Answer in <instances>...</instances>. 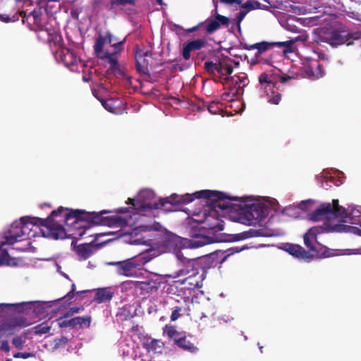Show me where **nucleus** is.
Segmentation results:
<instances>
[{
    "label": "nucleus",
    "instance_id": "603ef678",
    "mask_svg": "<svg viewBox=\"0 0 361 361\" xmlns=\"http://www.w3.org/2000/svg\"><path fill=\"white\" fill-rule=\"evenodd\" d=\"M204 24V23L200 22L197 25L188 29L187 32L189 33L194 32L197 31L198 29H200V27H203Z\"/></svg>",
    "mask_w": 361,
    "mask_h": 361
},
{
    "label": "nucleus",
    "instance_id": "6e6552de",
    "mask_svg": "<svg viewBox=\"0 0 361 361\" xmlns=\"http://www.w3.org/2000/svg\"><path fill=\"white\" fill-rule=\"evenodd\" d=\"M151 260L147 254H141L122 261L111 262L108 264L116 267L118 275L126 277H140L144 266Z\"/></svg>",
    "mask_w": 361,
    "mask_h": 361
},
{
    "label": "nucleus",
    "instance_id": "20e7f679",
    "mask_svg": "<svg viewBox=\"0 0 361 361\" xmlns=\"http://www.w3.org/2000/svg\"><path fill=\"white\" fill-rule=\"evenodd\" d=\"M227 198L216 202L215 207L221 210L235 209L239 210L240 214H243L245 220L249 224L259 222L266 217V209L262 204H252L250 205L244 204L241 198L238 197H231L226 195Z\"/></svg>",
    "mask_w": 361,
    "mask_h": 361
},
{
    "label": "nucleus",
    "instance_id": "13d9d810",
    "mask_svg": "<svg viewBox=\"0 0 361 361\" xmlns=\"http://www.w3.org/2000/svg\"><path fill=\"white\" fill-rule=\"evenodd\" d=\"M130 211V209L129 208H127V207H121V208H119L117 209V213H119V214H126V213H128Z\"/></svg>",
    "mask_w": 361,
    "mask_h": 361
},
{
    "label": "nucleus",
    "instance_id": "e2e57ef3",
    "mask_svg": "<svg viewBox=\"0 0 361 361\" xmlns=\"http://www.w3.org/2000/svg\"><path fill=\"white\" fill-rule=\"evenodd\" d=\"M128 204H132L134 207H137L138 204H136V201L134 199L128 198Z\"/></svg>",
    "mask_w": 361,
    "mask_h": 361
},
{
    "label": "nucleus",
    "instance_id": "b1692460",
    "mask_svg": "<svg viewBox=\"0 0 361 361\" xmlns=\"http://www.w3.org/2000/svg\"><path fill=\"white\" fill-rule=\"evenodd\" d=\"M99 99L106 110L114 114H117L122 105V102L119 99H115L113 98H109L108 99Z\"/></svg>",
    "mask_w": 361,
    "mask_h": 361
},
{
    "label": "nucleus",
    "instance_id": "ddd939ff",
    "mask_svg": "<svg viewBox=\"0 0 361 361\" xmlns=\"http://www.w3.org/2000/svg\"><path fill=\"white\" fill-rule=\"evenodd\" d=\"M30 324L27 319L24 317H18L11 318L7 322L3 324L1 328L4 335L10 336L14 334L17 327H25L29 326Z\"/></svg>",
    "mask_w": 361,
    "mask_h": 361
},
{
    "label": "nucleus",
    "instance_id": "1a4fd4ad",
    "mask_svg": "<svg viewBox=\"0 0 361 361\" xmlns=\"http://www.w3.org/2000/svg\"><path fill=\"white\" fill-rule=\"evenodd\" d=\"M361 39V32H350L345 26H340L329 32H322L319 35V40L329 44L334 47L342 44L350 46L355 40Z\"/></svg>",
    "mask_w": 361,
    "mask_h": 361
},
{
    "label": "nucleus",
    "instance_id": "a18cd8bd",
    "mask_svg": "<svg viewBox=\"0 0 361 361\" xmlns=\"http://www.w3.org/2000/svg\"><path fill=\"white\" fill-rule=\"evenodd\" d=\"M281 100V94L279 92H276L271 97H270L268 99V102L271 104L277 105L280 103Z\"/></svg>",
    "mask_w": 361,
    "mask_h": 361
},
{
    "label": "nucleus",
    "instance_id": "dca6fc26",
    "mask_svg": "<svg viewBox=\"0 0 361 361\" xmlns=\"http://www.w3.org/2000/svg\"><path fill=\"white\" fill-rule=\"evenodd\" d=\"M132 216L127 215L126 216H121L118 214L106 216L104 226L114 228H123L128 225L131 226L130 220Z\"/></svg>",
    "mask_w": 361,
    "mask_h": 361
},
{
    "label": "nucleus",
    "instance_id": "58836bf2",
    "mask_svg": "<svg viewBox=\"0 0 361 361\" xmlns=\"http://www.w3.org/2000/svg\"><path fill=\"white\" fill-rule=\"evenodd\" d=\"M240 251V250L238 249L237 247H231L225 251H221L219 250L220 252H221L222 255H224L221 262H223L226 260V259L229 257L230 255H232L235 253H237V252H239Z\"/></svg>",
    "mask_w": 361,
    "mask_h": 361
},
{
    "label": "nucleus",
    "instance_id": "bb28decb",
    "mask_svg": "<svg viewBox=\"0 0 361 361\" xmlns=\"http://www.w3.org/2000/svg\"><path fill=\"white\" fill-rule=\"evenodd\" d=\"M143 346L149 353H161L164 344L161 340L152 339L150 341L145 342Z\"/></svg>",
    "mask_w": 361,
    "mask_h": 361
},
{
    "label": "nucleus",
    "instance_id": "8fccbe9b",
    "mask_svg": "<svg viewBox=\"0 0 361 361\" xmlns=\"http://www.w3.org/2000/svg\"><path fill=\"white\" fill-rule=\"evenodd\" d=\"M126 41V38H124V39L121 42H119L118 43H116V44H114L112 45V47L115 49L116 50V53H118V52H120L121 51H122L123 49V43L124 42Z\"/></svg>",
    "mask_w": 361,
    "mask_h": 361
},
{
    "label": "nucleus",
    "instance_id": "423d86ee",
    "mask_svg": "<svg viewBox=\"0 0 361 361\" xmlns=\"http://www.w3.org/2000/svg\"><path fill=\"white\" fill-rule=\"evenodd\" d=\"M235 64L238 66L239 62H235L231 58L226 56L219 57L216 62L207 61L204 63V68L209 74L212 75L215 82H220L223 85L229 83L230 75L233 73Z\"/></svg>",
    "mask_w": 361,
    "mask_h": 361
},
{
    "label": "nucleus",
    "instance_id": "338daca9",
    "mask_svg": "<svg viewBox=\"0 0 361 361\" xmlns=\"http://www.w3.org/2000/svg\"><path fill=\"white\" fill-rule=\"evenodd\" d=\"M222 1L227 4H233L235 1V0H222Z\"/></svg>",
    "mask_w": 361,
    "mask_h": 361
},
{
    "label": "nucleus",
    "instance_id": "f704fd0d",
    "mask_svg": "<svg viewBox=\"0 0 361 361\" xmlns=\"http://www.w3.org/2000/svg\"><path fill=\"white\" fill-rule=\"evenodd\" d=\"M105 42V38L102 36H99L95 42V44L94 45V50L95 52V54L99 56V54L102 52L103 47Z\"/></svg>",
    "mask_w": 361,
    "mask_h": 361
},
{
    "label": "nucleus",
    "instance_id": "7c9ffc66",
    "mask_svg": "<svg viewBox=\"0 0 361 361\" xmlns=\"http://www.w3.org/2000/svg\"><path fill=\"white\" fill-rule=\"evenodd\" d=\"M277 77L273 74H269L267 73H262L259 76V83L263 85H267L265 88L267 89L268 87L270 88L271 87H275L277 82Z\"/></svg>",
    "mask_w": 361,
    "mask_h": 361
},
{
    "label": "nucleus",
    "instance_id": "f257e3e1",
    "mask_svg": "<svg viewBox=\"0 0 361 361\" xmlns=\"http://www.w3.org/2000/svg\"><path fill=\"white\" fill-rule=\"evenodd\" d=\"M208 199L212 201L218 202L227 198L223 192L204 190L197 191L192 194L178 195L173 194L166 198H160L158 202L142 203L140 205L143 210L162 209L164 212L176 211L178 204H185L192 202L195 199Z\"/></svg>",
    "mask_w": 361,
    "mask_h": 361
},
{
    "label": "nucleus",
    "instance_id": "f3484780",
    "mask_svg": "<svg viewBox=\"0 0 361 361\" xmlns=\"http://www.w3.org/2000/svg\"><path fill=\"white\" fill-rule=\"evenodd\" d=\"M207 44V41L204 37L188 42L183 48L182 54L183 59L185 60H189L190 58V52L192 51L199 50L204 47Z\"/></svg>",
    "mask_w": 361,
    "mask_h": 361
},
{
    "label": "nucleus",
    "instance_id": "c9c22d12",
    "mask_svg": "<svg viewBox=\"0 0 361 361\" xmlns=\"http://www.w3.org/2000/svg\"><path fill=\"white\" fill-rule=\"evenodd\" d=\"M163 331L164 334H166L170 338H173L180 334L178 331H177L176 327L173 326L166 325L164 327Z\"/></svg>",
    "mask_w": 361,
    "mask_h": 361
},
{
    "label": "nucleus",
    "instance_id": "a19ab883",
    "mask_svg": "<svg viewBox=\"0 0 361 361\" xmlns=\"http://www.w3.org/2000/svg\"><path fill=\"white\" fill-rule=\"evenodd\" d=\"M5 245H8L6 240L0 243V264H4L6 261V257L8 256L7 251L2 250V247Z\"/></svg>",
    "mask_w": 361,
    "mask_h": 361
},
{
    "label": "nucleus",
    "instance_id": "4468645a",
    "mask_svg": "<svg viewBox=\"0 0 361 361\" xmlns=\"http://www.w3.org/2000/svg\"><path fill=\"white\" fill-rule=\"evenodd\" d=\"M17 13L19 15V18L21 17L23 23H25V21H27L28 24H30V23L32 22L34 26H35V28L34 29L36 31H37L39 27L42 26L43 21L46 20V18L48 16L47 14L43 15L39 11L35 10L30 12L29 15H26V13L23 11Z\"/></svg>",
    "mask_w": 361,
    "mask_h": 361
},
{
    "label": "nucleus",
    "instance_id": "de8ad7c7",
    "mask_svg": "<svg viewBox=\"0 0 361 361\" xmlns=\"http://www.w3.org/2000/svg\"><path fill=\"white\" fill-rule=\"evenodd\" d=\"M273 43H274V46H277L279 47H285L287 49L290 48L293 44V42L292 40L286 41V42H273Z\"/></svg>",
    "mask_w": 361,
    "mask_h": 361
},
{
    "label": "nucleus",
    "instance_id": "473e14b6",
    "mask_svg": "<svg viewBox=\"0 0 361 361\" xmlns=\"http://www.w3.org/2000/svg\"><path fill=\"white\" fill-rule=\"evenodd\" d=\"M249 82V80L247 75H234L231 76L229 78V83H231L233 86L238 87L240 86V92L243 94V88L245 87Z\"/></svg>",
    "mask_w": 361,
    "mask_h": 361
},
{
    "label": "nucleus",
    "instance_id": "49530a36",
    "mask_svg": "<svg viewBox=\"0 0 361 361\" xmlns=\"http://www.w3.org/2000/svg\"><path fill=\"white\" fill-rule=\"evenodd\" d=\"M182 311V308L180 307H176V308L173 310L171 315V320L176 321L180 317V312Z\"/></svg>",
    "mask_w": 361,
    "mask_h": 361
},
{
    "label": "nucleus",
    "instance_id": "37998d69",
    "mask_svg": "<svg viewBox=\"0 0 361 361\" xmlns=\"http://www.w3.org/2000/svg\"><path fill=\"white\" fill-rule=\"evenodd\" d=\"M12 343L18 349H23L25 344V341L21 336H16L12 340Z\"/></svg>",
    "mask_w": 361,
    "mask_h": 361
},
{
    "label": "nucleus",
    "instance_id": "ea45409f",
    "mask_svg": "<svg viewBox=\"0 0 361 361\" xmlns=\"http://www.w3.org/2000/svg\"><path fill=\"white\" fill-rule=\"evenodd\" d=\"M219 103L218 102L213 101L210 102L207 106L208 111L212 114H216L220 111V108L218 106Z\"/></svg>",
    "mask_w": 361,
    "mask_h": 361
},
{
    "label": "nucleus",
    "instance_id": "9d476101",
    "mask_svg": "<svg viewBox=\"0 0 361 361\" xmlns=\"http://www.w3.org/2000/svg\"><path fill=\"white\" fill-rule=\"evenodd\" d=\"M348 217V212L345 208L339 206L338 200H333L332 204L322 203L313 212L310 214V219L314 221L323 219Z\"/></svg>",
    "mask_w": 361,
    "mask_h": 361
},
{
    "label": "nucleus",
    "instance_id": "5fc2aeb1",
    "mask_svg": "<svg viewBox=\"0 0 361 361\" xmlns=\"http://www.w3.org/2000/svg\"><path fill=\"white\" fill-rule=\"evenodd\" d=\"M259 235V231L255 230H250L246 234V238L256 237Z\"/></svg>",
    "mask_w": 361,
    "mask_h": 361
},
{
    "label": "nucleus",
    "instance_id": "052dcab7",
    "mask_svg": "<svg viewBox=\"0 0 361 361\" xmlns=\"http://www.w3.org/2000/svg\"><path fill=\"white\" fill-rule=\"evenodd\" d=\"M59 0H38V4L41 6H43L46 4H48L50 1H58Z\"/></svg>",
    "mask_w": 361,
    "mask_h": 361
},
{
    "label": "nucleus",
    "instance_id": "2eb2a0df",
    "mask_svg": "<svg viewBox=\"0 0 361 361\" xmlns=\"http://www.w3.org/2000/svg\"><path fill=\"white\" fill-rule=\"evenodd\" d=\"M151 55L148 51L138 50L135 52V66L137 71L143 75H149L148 69L149 61L146 57Z\"/></svg>",
    "mask_w": 361,
    "mask_h": 361
},
{
    "label": "nucleus",
    "instance_id": "c85d7f7f",
    "mask_svg": "<svg viewBox=\"0 0 361 361\" xmlns=\"http://www.w3.org/2000/svg\"><path fill=\"white\" fill-rule=\"evenodd\" d=\"M92 246L90 244H81L77 246L75 252L79 257V260H86L92 255Z\"/></svg>",
    "mask_w": 361,
    "mask_h": 361
},
{
    "label": "nucleus",
    "instance_id": "4c0bfd02",
    "mask_svg": "<svg viewBox=\"0 0 361 361\" xmlns=\"http://www.w3.org/2000/svg\"><path fill=\"white\" fill-rule=\"evenodd\" d=\"M102 59H105L108 60V62L111 64V66L116 68L118 66V62L116 58L114 57L111 54H110L109 51H106L104 54L103 56H101Z\"/></svg>",
    "mask_w": 361,
    "mask_h": 361
},
{
    "label": "nucleus",
    "instance_id": "aec40b11",
    "mask_svg": "<svg viewBox=\"0 0 361 361\" xmlns=\"http://www.w3.org/2000/svg\"><path fill=\"white\" fill-rule=\"evenodd\" d=\"M22 237L23 236L20 222H14L12 224L10 229L5 235L8 245H13L16 241L21 240L22 239L20 238Z\"/></svg>",
    "mask_w": 361,
    "mask_h": 361
},
{
    "label": "nucleus",
    "instance_id": "0e129e2a",
    "mask_svg": "<svg viewBox=\"0 0 361 361\" xmlns=\"http://www.w3.org/2000/svg\"><path fill=\"white\" fill-rule=\"evenodd\" d=\"M108 39L109 42L111 43V35L110 33H107L106 36L105 37V39Z\"/></svg>",
    "mask_w": 361,
    "mask_h": 361
},
{
    "label": "nucleus",
    "instance_id": "0eeeda50",
    "mask_svg": "<svg viewBox=\"0 0 361 361\" xmlns=\"http://www.w3.org/2000/svg\"><path fill=\"white\" fill-rule=\"evenodd\" d=\"M56 20L54 18L47 16L39 27L37 31L46 32L48 36L47 42L50 44H54L55 46H59L61 49L60 56L63 62L66 64H73L75 60L74 53L67 48H61V42L62 41L61 35L59 34V29L56 25Z\"/></svg>",
    "mask_w": 361,
    "mask_h": 361
},
{
    "label": "nucleus",
    "instance_id": "39448f33",
    "mask_svg": "<svg viewBox=\"0 0 361 361\" xmlns=\"http://www.w3.org/2000/svg\"><path fill=\"white\" fill-rule=\"evenodd\" d=\"M185 276L176 282L184 285L187 290H195L202 287V282L204 279V271L197 260L192 259L181 269L176 271L172 278Z\"/></svg>",
    "mask_w": 361,
    "mask_h": 361
},
{
    "label": "nucleus",
    "instance_id": "f8f14e48",
    "mask_svg": "<svg viewBox=\"0 0 361 361\" xmlns=\"http://www.w3.org/2000/svg\"><path fill=\"white\" fill-rule=\"evenodd\" d=\"M204 23L203 27L205 33L211 35L218 30L221 25L228 26L230 23V20L226 16L216 13L214 18H208Z\"/></svg>",
    "mask_w": 361,
    "mask_h": 361
},
{
    "label": "nucleus",
    "instance_id": "5701e85b",
    "mask_svg": "<svg viewBox=\"0 0 361 361\" xmlns=\"http://www.w3.org/2000/svg\"><path fill=\"white\" fill-rule=\"evenodd\" d=\"M319 233V228L312 227L310 228L307 232L304 235V243L305 246L310 250L315 252L317 251L316 247L313 245L312 242L316 240L317 235Z\"/></svg>",
    "mask_w": 361,
    "mask_h": 361
},
{
    "label": "nucleus",
    "instance_id": "9b49d317",
    "mask_svg": "<svg viewBox=\"0 0 361 361\" xmlns=\"http://www.w3.org/2000/svg\"><path fill=\"white\" fill-rule=\"evenodd\" d=\"M242 48L245 50L257 49L255 56L251 60L252 64L263 63L268 64L269 61L262 58V54L267 51L270 48L274 47V43L267 42H261L253 44H248L247 43L241 44Z\"/></svg>",
    "mask_w": 361,
    "mask_h": 361
},
{
    "label": "nucleus",
    "instance_id": "bf43d9fd",
    "mask_svg": "<svg viewBox=\"0 0 361 361\" xmlns=\"http://www.w3.org/2000/svg\"><path fill=\"white\" fill-rule=\"evenodd\" d=\"M324 183H326V186H331L330 185H329V182L331 183H334V181H335V179L333 177H330V178H324Z\"/></svg>",
    "mask_w": 361,
    "mask_h": 361
},
{
    "label": "nucleus",
    "instance_id": "72a5a7b5",
    "mask_svg": "<svg viewBox=\"0 0 361 361\" xmlns=\"http://www.w3.org/2000/svg\"><path fill=\"white\" fill-rule=\"evenodd\" d=\"M51 326L47 322H44L32 328L33 333L36 335H42L49 332Z\"/></svg>",
    "mask_w": 361,
    "mask_h": 361
},
{
    "label": "nucleus",
    "instance_id": "e433bc0d",
    "mask_svg": "<svg viewBox=\"0 0 361 361\" xmlns=\"http://www.w3.org/2000/svg\"><path fill=\"white\" fill-rule=\"evenodd\" d=\"M111 8H114L116 6H126L131 5L135 6L136 4L135 0H111Z\"/></svg>",
    "mask_w": 361,
    "mask_h": 361
},
{
    "label": "nucleus",
    "instance_id": "6ab92c4d",
    "mask_svg": "<svg viewBox=\"0 0 361 361\" xmlns=\"http://www.w3.org/2000/svg\"><path fill=\"white\" fill-rule=\"evenodd\" d=\"M305 73L313 79L319 78L325 75L324 66L317 60H313L305 67Z\"/></svg>",
    "mask_w": 361,
    "mask_h": 361
},
{
    "label": "nucleus",
    "instance_id": "4be33fe9",
    "mask_svg": "<svg viewBox=\"0 0 361 361\" xmlns=\"http://www.w3.org/2000/svg\"><path fill=\"white\" fill-rule=\"evenodd\" d=\"M114 293L109 288H102L96 290L94 301L98 303L106 302L112 299Z\"/></svg>",
    "mask_w": 361,
    "mask_h": 361
},
{
    "label": "nucleus",
    "instance_id": "cd10ccee",
    "mask_svg": "<svg viewBox=\"0 0 361 361\" xmlns=\"http://www.w3.org/2000/svg\"><path fill=\"white\" fill-rule=\"evenodd\" d=\"M287 251L290 255L299 259H307L310 257L309 252L298 245H290Z\"/></svg>",
    "mask_w": 361,
    "mask_h": 361
},
{
    "label": "nucleus",
    "instance_id": "393cba45",
    "mask_svg": "<svg viewBox=\"0 0 361 361\" xmlns=\"http://www.w3.org/2000/svg\"><path fill=\"white\" fill-rule=\"evenodd\" d=\"M225 86H228V90L224 92L221 99L223 101L226 102H233L234 101L237 97L241 94L240 92V86L235 87L233 86L231 83L226 85Z\"/></svg>",
    "mask_w": 361,
    "mask_h": 361
},
{
    "label": "nucleus",
    "instance_id": "774afa93",
    "mask_svg": "<svg viewBox=\"0 0 361 361\" xmlns=\"http://www.w3.org/2000/svg\"><path fill=\"white\" fill-rule=\"evenodd\" d=\"M61 341L63 343H66L68 341V339L66 337H62Z\"/></svg>",
    "mask_w": 361,
    "mask_h": 361
},
{
    "label": "nucleus",
    "instance_id": "6e6d98bb",
    "mask_svg": "<svg viewBox=\"0 0 361 361\" xmlns=\"http://www.w3.org/2000/svg\"><path fill=\"white\" fill-rule=\"evenodd\" d=\"M75 295V291L70 290L64 297H63L61 299L66 298L68 300H71Z\"/></svg>",
    "mask_w": 361,
    "mask_h": 361
},
{
    "label": "nucleus",
    "instance_id": "2f4dec72",
    "mask_svg": "<svg viewBox=\"0 0 361 361\" xmlns=\"http://www.w3.org/2000/svg\"><path fill=\"white\" fill-rule=\"evenodd\" d=\"M181 243H183V247H187L190 248H197L201 247L205 245H207V239L204 237L198 238L195 240H188V239H180Z\"/></svg>",
    "mask_w": 361,
    "mask_h": 361
},
{
    "label": "nucleus",
    "instance_id": "f03ea898",
    "mask_svg": "<svg viewBox=\"0 0 361 361\" xmlns=\"http://www.w3.org/2000/svg\"><path fill=\"white\" fill-rule=\"evenodd\" d=\"M63 211H64L63 207H59L57 209L52 211L46 219L30 216L22 217L20 224L23 231V236H27L29 238L30 233L32 229L30 226H39L44 227L45 229H42L41 231L45 237L51 238L55 240L65 238L66 234L64 228L59 220H54L56 217L60 219V214L63 213Z\"/></svg>",
    "mask_w": 361,
    "mask_h": 361
},
{
    "label": "nucleus",
    "instance_id": "69168bd1",
    "mask_svg": "<svg viewBox=\"0 0 361 361\" xmlns=\"http://www.w3.org/2000/svg\"><path fill=\"white\" fill-rule=\"evenodd\" d=\"M4 336V333L3 331V329L1 326L0 327V339Z\"/></svg>",
    "mask_w": 361,
    "mask_h": 361
},
{
    "label": "nucleus",
    "instance_id": "680f3d73",
    "mask_svg": "<svg viewBox=\"0 0 361 361\" xmlns=\"http://www.w3.org/2000/svg\"><path fill=\"white\" fill-rule=\"evenodd\" d=\"M290 79H291V77H290V76H281V77H280V81L282 83H284V82H287L288 80H289Z\"/></svg>",
    "mask_w": 361,
    "mask_h": 361
},
{
    "label": "nucleus",
    "instance_id": "7ed1b4c3",
    "mask_svg": "<svg viewBox=\"0 0 361 361\" xmlns=\"http://www.w3.org/2000/svg\"><path fill=\"white\" fill-rule=\"evenodd\" d=\"M63 209V213L60 214L59 221L72 226L73 229L79 230L78 233L75 234L78 235L80 238L85 233L86 228H89L90 225L104 226L106 216H102V214L108 212L105 210L100 213L87 212L84 210L69 209L64 207Z\"/></svg>",
    "mask_w": 361,
    "mask_h": 361
},
{
    "label": "nucleus",
    "instance_id": "c756f323",
    "mask_svg": "<svg viewBox=\"0 0 361 361\" xmlns=\"http://www.w3.org/2000/svg\"><path fill=\"white\" fill-rule=\"evenodd\" d=\"M332 231L339 233H352L361 236V229L357 227L345 225L343 224H336L331 227Z\"/></svg>",
    "mask_w": 361,
    "mask_h": 361
},
{
    "label": "nucleus",
    "instance_id": "09e8293b",
    "mask_svg": "<svg viewBox=\"0 0 361 361\" xmlns=\"http://www.w3.org/2000/svg\"><path fill=\"white\" fill-rule=\"evenodd\" d=\"M35 356V354L34 353H16V354L13 355V357L15 358H23V359H26V358H28V357H32Z\"/></svg>",
    "mask_w": 361,
    "mask_h": 361
},
{
    "label": "nucleus",
    "instance_id": "4d7b16f0",
    "mask_svg": "<svg viewBox=\"0 0 361 361\" xmlns=\"http://www.w3.org/2000/svg\"><path fill=\"white\" fill-rule=\"evenodd\" d=\"M246 13H247L243 11H241L238 13V17H237L238 23H240L241 20H243V19L245 18Z\"/></svg>",
    "mask_w": 361,
    "mask_h": 361
},
{
    "label": "nucleus",
    "instance_id": "79ce46f5",
    "mask_svg": "<svg viewBox=\"0 0 361 361\" xmlns=\"http://www.w3.org/2000/svg\"><path fill=\"white\" fill-rule=\"evenodd\" d=\"M82 307H71L66 312H65L62 318H68L73 316L74 314L78 313L80 310H82Z\"/></svg>",
    "mask_w": 361,
    "mask_h": 361
},
{
    "label": "nucleus",
    "instance_id": "a211bd4d",
    "mask_svg": "<svg viewBox=\"0 0 361 361\" xmlns=\"http://www.w3.org/2000/svg\"><path fill=\"white\" fill-rule=\"evenodd\" d=\"M91 323V317L90 316H83V317H75L68 320H63L62 322H59V326L61 328L66 327H72L75 328L77 326H80V327L86 326L89 327Z\"/></svg>",
    "mask_w": 361,
    "mask_h": 361
},
{
    "label": "nucleus",
    "instance_id": "412c9836",
    "mask_svg": "<svg viewBox=\"0 0 361 361\" xmlns=\"http://www.w3.org/2000/svg\"><path fill=\"white\" fill-rule=\"evenodd\" d=\"M133 284L136 289L144 290L147 293H152L159 289L161 282L157 279H149L145 281H133Z\"/></svg>",
    "mask_w": 361,
    "mask_h": 361
},
{
    "label": "nucleus",
    "instance_id": "864d4df0",
    "mask_svg": "<svg viewBox=\"0 0 361 361\" xmlns=\"http://www.w3.org/2000/svg\"><path fill=\"white\" fill-rule=\"evenodd\" d=\"M1 350L5 351V352H9L10 351V346L8 345V343L7 341H2L1 347Z\"/></svg>",
    "mask_w": 361,
    "mask_h": 361
},
{
    "label": "nucleus",
    "instance_id": "3c124183",
    "mask_svg": "<svg viewBox=\"0 0 361 361\" xmlns=\"http://www.w3.org/2000/svg\"><path fill=\"white\" fill-rule=\"evenodd\" d=\"M254 4L257 6V8H259V2H252V1H247L245 4H244L242 7L243 8H254Z\"/></svg>",
    "mask_w": 361,
    "mask_h": 361
},
{
    "label": "nucleus",
    "instance_id": "c03bdc74",
    "mask_svg": "<svg viewBox=\"0 0 361 361\" xmlns=\"http://www.w3.org/2000/svg\"><path fill=\"white\" fill-rule=\"evenodd\" d=\"M18 19L19 15H18V13H15L11 18L6 15L0 14V20L5 23L15 22L18 20Z\"/></svg>",
    "mask_w": 361,
    "mask_h": 361
},
{
    "label": "nucleus",
    "instance_id": "a878e982",
    "mask_svg": "<svg viewBox=\"0 0 361 361\" xmlns=\"http://www.w3.org/2000/svg\"><path fill=\"white\" fill-rule=\"evenodd\" d=\"M174 343L179 348L190 353H195L198 351V348L194 343L187 340L185 336L176 338Z\"/></svg>",
    "mask_w": 361,
    "mask_h": 361
}]
</instances>
